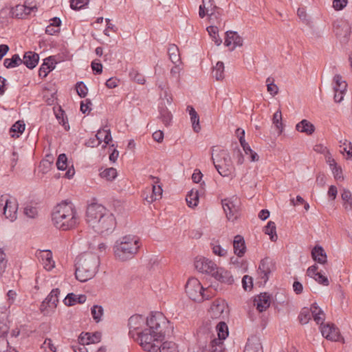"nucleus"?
<instances>
[{
  "instance_id": "1",
  "label": "nucleus",
  "mask_w": 352,
  "mask_h": 352,
  "mask_svg": "<svg viewBox=\"0 0 352 352\" xmlns=\"http://www.w3.org/2000/svg\"><path fill=\"white\" fill-rule=\"evenodd\" d=\"M52 221L59 230H69L75 228L78 218L72 202L65 200L57 204L52 212Z\"/></svg>"
},
{
  "instance_id": "2",
  "label": "nucleus",
  "mask_w": 352,
  "mask_h": 352,
  "mask_svg": "<svg viewBox=\"0 0 352 352\" xmlns=\"http://www.w3.org/2000/svg\"><path fill=\"white\" fill-rule=\"evenodd\" d=\"M100 258L94 254H85L77 258L75 263V276L80 282L92 278L98 270Z\"/></svg>"
},
{
  "instance_id": "3",
  "label": "nucleus",
  "mask_w": 352,
  "mask_h": 352,
  "mask_svg": "<svg viewBox=\"0 0 352 352\" xmlns=\"http://www.w3.org/2000/svg\"><path fill=\"white\" fill-rule=\"evenodd\" d=\"M169 321L161 312L152 313L149 318H146V324L148 330L155 333L154 336L164 340L165 335L168 331Z\"/></svg>"
},
{
  "instance_id": "4",
  "label": "nucleus",
  "mask_w": 352,
  "mask_h": 352,
  "mask_svg": "<svg viewBox=\"0 0 352 352\" xmlns=\"http://www.w3.org/2000/svg\"><path fill=\"white\" fill-rule=\"evenodd\" d=\"M116 259L126 261L132 258V236L125 235L118 239L113 247Z\"/></svg>"
},
{
  "instance_id": "5",
  "label": "nucleus",
  "mask_w": 352,
  "mask_h": 352,
  "mask_svg": "<svg viewBox=\"0 0 352 352\" xmlns=\"http://www.w3.org/2000/svg\"><path fill=\"white\" fill-rule=\"evenodd\" d=\"M212 160L218 173L223 177H229L232 175L234 168L229 153L225 150H221L215 160L212 157Z\"/></svg>"
},
{
  "instance_id": "6",
  "label": "nucleus",
  "mask_w": 352,
  "mask_h": 352,
  "mask_svg": "<svg viewBox=\"0 0 352 352\" xmlns=\"http://www.w3.org/2000/svg\"><path fill=\"white\" fill-rule=\"evenodd\" d=\"M137 342L142 348L147 352H153V350L157 349V345L164 340L162 338L154 336L155 333L145 329L144 330L137 333Z\"/></svg>"
},
{
  "instance_id": "7",
  "label": "nucleus",
  "mask_w": 352,
  "mask_h": 352,
  "mask_svg": "<svg viewBox=\"0 0 352 352\" xmlns=\"http://www.w3.org/2000/svg\"><path fill=\"white\" fill-rule=\"evenodd\" d=\"M204 292V288L197 278H190L188 279L186 284V292L191 300L201 302L204 300L209 299L210 296L208 294V290H206V293Z\"/></svg>"
},
{
  "instance_id": "8",
  "label": "nucleus",
  "mask_w": 352,
  "mask_h": 352,
  "mask_svg": "<svg viewBox=\"0 0 352 352\" xmlns=\"http://www.w3.org/2000/svg\"><path fill=\"white\" fill-rule=\"evenodd\" d=\"M116 225V219L113 214L108 211L101 218L98 219L91 227L98 234H109L115 229Z\"/></svg>"
},
{
  "instance_id": "9",
  "label": "nucleus",
  "mask_w": 352,
  "mask_h": 352,
  "mask_svg": "<svg viewBox=\"0 0 352 352\" xmlns=\"http://www.w3.org/2000/svg\"><path fill=\"white\" fill-rule=\"evenodd\" d=\"M311 317L317 324L322 323L324 320V313L316 303L312 304L310 309L307 307L302 309L298 319L301 324H305L308 323Z\"/></svg>"
},
{
  "instance_id": "10",
  "label": "nucleus",
  "mask_w": 352,
  "mask_h": 352,
  "mask_svg": "<svg viewBox=\"0 0 352 352\" xmlns=\"http://www.w3.org/2000/svg\"><path fill=\"white\" fill-rule=\"evenodd\" d=\"M222 207L229 221H234L239 216L241 202L238 197L234 196L221 201Z\"/></svg>"
},
{
  "instance_id": "11",
  "label": "nucleus",
  "mask_w": 352,
  "mask_h": 352,
  "mask_svg": "<svg viewBox=\"0 0 352 352\" xmlns=\"http://www.w3.org/2000/svg\"><path fill=\"white\" fill-rule=\"evenodd\" d=\"M109 210L101 204L92 203L89 204L87 208L86 217L87 221L90 226L101 218L103 214Z\"/></svg>"
},
{
  "instance_id": "12",
  "label": "nucleus",
  "mask_w": 352,
  "mask_h": 352,
  "mask_svg": "<svg viewBox=\"0 0 352 352\" xmlns=\"http://www.w3.org/2000/svg\"><path fill=\"white\" fill-rule=\"evenodd\" d=\"M332 85L334 91V101L337 103H340L344 99L348 85L346 82L343 80L341 75L336 74L333 78Z\"/></svg>"
},
{
  "instance_id": "13",
  "label": "nucleus",
  "mask_w": 352,
  "mask_h": 352,
  "mask_svg": "<svg viewBox=\"0 0 352 352\" xmlns=\"http://www.w3.org/2000/svg\"><path fill=\"white\" fill-rule=\"evenodd\" d=\"M59 294L60 289L58 288L53 289L41 302L40 305L41 312L45 314L48 312V309H54L57 306V303L58 302Z\"/></svg>"
},
{
  "instance_id": "14",
  "label": "nucleus",
  "mask_w": 352,
  "mask_h": 352,
  "mask_svg": "<svg viewBox=\"0 0 352 352\" xmlns=\"http://www.w3.org/2000/svg\"><path fill=\"white\" fill-rule=\"evenodd\" d=\"M3 206H1V212L5 217L14 221L17 217L18 204L16 200L6 199L3 201Z\"/></svg>"
},
{
  "instance_id": "15",
  "label": "nucleus",
  "mask_w": 352,
  "mask_h": 352,
  "mask_svg": "<svg viewBox=\"0 0 352 352\" xmlns=\"http://www.w3.org/2000/svg\"><path fill=\"white\" fill-rule=\"evenodd\" d=\"M227 305L223 300H215L210 307V314L214 319L224 318L228 316Z\"/></svg>"
},
{
  "instance_id": "16",
  "label": "nucleus",
  "mask_w": 352,
  "mask_h": 352,
  "mask_svg": "<svg viewBox=\"0 0 352 352\" xmlns=\"http://www.w3.org/2000/svg\"><path fill=\"white\" fill-rule=\"evenodd\" d=\"M320 324H321L320 331L324 338L334 342H337L339 340L340 338V331L334 324L327 323L325 324H323V322H320Z\"/></svg>"
},
{
  "instance_id": "17",
  "label": "nucleus",
  "mask_w": 352,
  "mask_h": 352,
  "mask_svg": "<svg viewBox=\"0 0 352 352\" xmlns=\"http://www.w3.org/2000/svg\"><path fill=\"white\" fill-rule=\"evenodd\" d=\"M195 267L197 271L212 276V272L217 268V265L212 261L204 257L196 258Z\"/></svg>"
},
{
  "instance_id": "18",
  "label": "nucleus",
  "mask_w": 352,
  "mask_h": 352,
  "mask_svg": "<svg viewBox=\"0 0 352 352\" xmlns=\"http://www.w3.org/2000/svg\"><path fill=\"white\" fill-rule=\"evenodd\" d=\"M274 268V265L270 259L266 258L261 261L257 273L263 283L265 284L267 283Z\"/></svg>"
},
{
  "instance_id": "19",
  "label": "nucleus",
  "mask_w": 352,
  "mask_h": 352,
  "mask_svg": "<svg viewBox=\"0 0 352 352\" xmlns=\"http://www.w3.org/2000/svg\"><path fill=\"white\" fill-rule=\"evenodd\" d=\"M102 334L100 332L96 331L94 333L82 332L78 338V343L84 346L98 343L100 341Z\"/></svg>"
},
{
  "instance_id": "20",
  "label": "nucleus",
  "mask_w": 352,
  "mask_h": 352,
  "mask_svg": "<svg viewBox=\"0 0 352 352\" xmlns=\"http://www.w3.org/2000/svg\"><path fill=\"white\" fill-rule=\"evenodd\" d=\"M254 305L259 312L265 311L270 306V296L267 293H261L254 300Z\"/></svg>"
},
{
  "instance_id": "21",
  "label": "nucleus",
  "mask_w": 352,
  "mask_h": 352,
  "mask_svg": "<svg viewBox=\"0 0 352 352\" xmlns=\"http://www.w3.org/2000/svg\"><path fill=\"white\" fill-rule=\"evenodd\" d=\"M22 64H24L29 69H34L39 61V55L32 51H28L24 53L21 58Z\"/></svg>"
},
{
  "instance_id": "22",
  "label": "nucleus",
  "mask_w": 352,
  "mask_h": 352,
  "mask_svg": "<svg viewBox=\"0 0 352 352\" xmlns=\"http://www.w3.org/2000/svg\"><path fill=\"white\" fill-rule=\"evenodd\" d=\"M225 45L228 47L232 45L231 50H234L236 47L243 45V38L237 34L236 32L227 31L226 32Z\"/></svg>"
},
{
  "instance_id": "23",
  "label": "nucleus",
  "mask_w": 352,
  "mask_h": 352,
  "mask_svg": "<svg viewBox=\"0 0 352 352\" xmlns=\"http://www.w3.org/2000/svg\"><path fill=\"white\" fill-rule=\"evenodd\" d=\"M212 276L216 280L228 285H231L234 282V278L230 272L223 268L217 267L215 270L212 272Z\"/></svg>"
},
{
  "instance_id": "24",
  "label": "nucleus",
  "mask_w": 352,
  "mask_h": 352,
  "mask_svg": "<svg viewBox=\"0 0 352 352\" xmlns=\"http://www.w3.org/2000/svg\"><path fill=\"white\" fill-rule=\"evenodd\" d=\"M244 352H263L260 338L256 336H252L248 340Z\"/></svg>"
},
{
  "instance_id": "25",
  "label": "nucleus",
  "mask_w": 352,
  "mask_h": 352,
  "mask_svg": "<svg viewBox=\"0 0 352 352\" xmlns=\"http://www.w3.org/2000/svg\"><path fill=\"white\" fill-rule=\"evenodd\" d=\"M87 300V296L84 294L76 295L74 293H69L63 300L66 306L71 307L76 304H82Z\"/></svg>"
},
{
  "instance_id": "26",
  "label": "nucleus",
  "mask_w": 352,
  "mask_h": 352,
  "mask_svg": "<svg viewBox=\"0 0 352 352\" xmlns=\"http://www.w3.org/2000/svg\"><path fill=\"white\" fill-rule=\"evenodd\" d=\"M314 125L307 120L303 119L296 125V130L298 132L305 133L307 135H312L315 131Z\"/></svg>"
},
{
  "instance_id": "27",
  "label": "nucleus",
  "mask_w": 352,
  "mask_h": 352,
  "mask_svg": "<svg viewBox=\"0 0 352 352\" xmlns=\"http://www.w3.org/2000/svg\"><path fill=\"white\" fill-rule=\"evenodd\" d=\"M313 259L320 264L327 263V254L324 249L320 245H316L311 250Z\"/></svg>"
},
{
  "instance_id": "28",
  "label": "nucleus",
  "mask_w": 352,
  "mask_h": 352,
  "mask_svg": "<svg viewBox=\"0 0 352 352\" xmlns=\"http://www.w3.org/2000/svg\"><path fill=\"white\" fill-rule=\"evenodd\" d=\"M234 252L239 257L243 256L245 252V245L243 238L241 235H236L233 241Z\"/></svg>"
},
{
  "instance_id": "29",
  "label": "nucleus",
  "mask_w": 352,
  "mask_h": 352,
  "mask_svg": "<svg viewBox=\"0 0 352 352\" xmlns=\"http://www.w3.org/2000/svg\"><path fill=\"white\" fill-rule=\"evenodd\" d=\"M96 137L99 140L100 143L102 142H104V144L102 146V148H106L107 146L112 142V137L109 129H99L96 134Z\"/></svg>"
},
{
  "instance_id": "30",
  "label": "nucleus",
  "mask_w": 352,
  "mask_h": 352,
  "mask_svg": "<svg viewBox=\"0 0 352 352\" xmlns=\"http://www.w3.org/2000/svg\"><path fill=\"white\" fill-rule=\"evenodd\" d=\"M25 124L23 120H18L12 125L9 133L12 138H19L25 131Z\"/></svg>"
},
{
  "instance_id": "31",
  "label": "nucleus",
  "mask_w": 352,
  "mask_h": 352,
  "mask_svg": "<svg viewBox=\"0 0 352 352\" xmlns=\"http://www.w3.org/2000/svg\"><path fill=\"white\" fill-rule=\"evenodd\" d=\"M187 110L190 117L192 129L195 132L198 133L201 129L199 115L197 114L195 109L191 106H188Z\"/></svg>"
},
{
  "instance_id": "32",
  "label": "nucleus",
  "mask_w": 352,
  "mask_h": 352,
  "mask_svg": "<svg viewBox=\"0 0 352 352\" xmlns=\"http://www.w3.org/2000/svg\"><path fill=\"white\" fill-rule=\"evenodd\" d=\"M168 54L170 61L173 64L181 63L180 54L178 47L175 44H170L168 48Z\"/></svg>"
},
{
  "instance_id": "33",
  "label": "nucleus",
  "mask_w": 352,
  "mask_h": 352,
  "mask_svg": "<svg viewBox=\"0 0 352 352\" xmlns=\"http://www.w3.org/2000/svg\"><path fill=\"white\" fill-rule=\"evenodd\" d=\"M162 188L160 185H152V195L148 197H144V199L148 202V203H152L162 197Z\"/></svg>"
},
{
  "instance_id": "34",
  "label": "nucleus",
  "mask_w": 352,
  "mask_h": 352,
  "mask_svg": "<svg viewBox=\"0 0 352 352\" xmlns=\"http://www.w3.org/2000/svg\"><path fill=\"white\" fill-rule=\"evenodd\" d=\"M21 64V58L18 54H14L11 56V58H5L3 60V65L7 69L14 68Z\"/></svg>"
},
{
  "instance_id": "35",
  "label": "nucleus",
  "mask_w": 352,
  "mask_h": 352,
  "mask_svg": "<svg viewBox=\"0 0 352 352\" xmlns=\"http://www.w3.org/2000/svg\"><path fill=\"white\" fill-rule=\"evenodd\" d=\"M216 329L217 331L218 340L223 341L228 336V327L225 322H219L217 324Z\"/></svg>"
},
{
  "instance_id": "36",
  "label": "nucleus",
  "mask_w": 352,
  "mask_h": 352,
  "mask_svg": "<svg viewBox=\"0 0 352 352\" xmlns=\"http://www.w3.org/2000/svg\"><path fill=\"white\" fill-rule=\"evenodd\" d=\"M43 254L41 255L43 261H45L44 263L45 268L47 270H52L54 267V261L52 259V252L50 250L43 251Z\"/></svg>"
},
{
  "instance_id": "37",
  "label": "nucleus",
  "mask_w": 352,
  "mask_h": 352,
  "mask_svg": "<svg viewBox=\"0 0 352 352\" xmlns=\"http://www.w3.org/2000/svg\"><path fill=\"white\" fill-rule=\"evenodd\" d=\"M224 349L223 341L214 338L211 340L207 351L208 352H223Z\"/></svg>"
},
{
  "instance_id": "38",
  "label": "nucleus",
  "mask_w": 352,
  "mask_h": 352,
  "mask_svg": "<svg viewBox=\"0 0 352 352\" xmlns=\"http://www.w3.org/2000/svg\"><path fill=\"white\" fill-rule=\"evenodd\" d=\"M187 204L190 208H194L197 206L199 202V193L198 190H191L187 195L186 198Z\"/></svg>"
},
{
  "instance_id": "39",
  "label": "nucleus",
  "mask_w": 352,
  "mask_h": 352,
  "mask_svg": "<svg viewBox=\"0 0 352 352\" xmlns=\"http://www.w3.org/2000/svg\"><path fill=\"white\" fill-rule=\"evenodd\" d=\"M159 118L162 121L165 126H169L172 120V115L166 107H160Z\"/></svg>"
},
{
  "instance_id": "40",
  "label": "nucleus",
  "mask_w": 352,
  "mask_h": 352,
  "mask_svg": "<svg viewBox=\"0 0 352 352\" xmlns=\"http://www.w3.org/2000/svg\"><path fill=\"white\" fill-rule=\"evenodd\" d=\"M264 232L266 234L270 236L272 241H276L278 239L276 232V224L274 222L270 221L267 223V226L264 228Z\"/></svg>"
},
{
  "instance_id": "41",
  "label": "nucleus",
  "mask_w": 352,
  "mask_h": 352,
  "mask_svg": "<svg viewBox=\"0 0 352 352\" xmlns=\"http://www.w3.org/2000/svg\"><path fill=\"white\" fill-rule=\"evenodd\" d=\"M51 60H54L53 56H50L43 60V63H42V65H41V67L38 69V76L41 78H42V79L45 78L48 75L49 66L47 65H48V62L51 61Z\"/></svg>"
},
{
  "instance_id": "42",
  "label": "nucleus",
  "mask_w": 352,
  "mask_h": 352,
  "mask_svg": "<svg viewBox=\"0 0 352 352\" xmlns=\"http://www.w3.org/2000/svg\"><path fill=\"white\" fill-rule=\"evenodd\" d=\"M153 352H177L175 344L171 342H164L157 345V349Z\"/></svg>"
},
{
  "instance_id": "43",
  "label": "nucleus",
  "mask_w": 352,
  "mask_h": 352,
  "mask_svg": "<svg viewBox=\"0 0 352 352\" xmlns=\"http://www.w3.org/2000/svg\"><path fill=\"white\" fill-rule=\"evenodd\" d=\"M91 314L96 322H99L102 320L104 314V309L101 305H94L91 308Z\"/></svg>"
},
{
  "instance_id": "44",
  "label": "nucleus",
  "mask_w": 352,
  "mask_h": 352,
  "mask_svg": "<svg viewBox=\"0 0 352 352\" xmlns=\"http://www.w3.org/2000/svg\"><path fill=\"white\" fill-rule=\"evenodd\" d=\"M342 199L344 201V206L346 210H352V194L347 190L344 189L341 194Z\"/></svg>"
},
{
  "instance_id": "45",
  "label": "nucleus",
  "mask_w": 352,
  "mask_h": 352,
  "mask_svg": "<svg viewBox=\"0 0 352 352\" xmlns=\"http://www.w3.org/2000/svg\"><path fill=\"white\" fill-rule=\"evenodd\" d=\"M25 9L26 5H21L19 4L16 6L14 8H12L11 10V14L13 17L17 19H24L25 18Z\"/></svg>"
},
{
  "instance_id": "46",
  "label": "nucleus",
  "mask_w": 352,
  "mask_h": 352,
  "mask_svg": "<svg viewBox=\"0 0 352 352\" xmlns=\"http://www.w3.org/2000/svg\"><path fill=\"white\" fill-rule=\"evenodd\" d=\"M213 76L217 80H222L224 78V65L223 63L219 61L213 68Z\"/></svg>"
},
{
  "instance_id": "47",
  "label": "nucleus",
  "mask_w": 352,
  "mask_h": 352,
  "mask_svg": "<svg viewBox=\"0 0 352 352\" xmlns=\"http://www.w3.org/2000/svg\"><path fill=\"white\" fill-rule=\"evenodd\" d=\"M100 176L107 181H113L117 177V170L113 167L107 168L100 173Z\"/></svg>"
},
{
  "instance_id": "48",
  "label": "nucleus",
  "mask_w": 352,
  "mask_h": 352,
  "mask_svg": "<svg viewBox=\"0 0 352 352\" xmlns=\"http://www.w3.org/2000/svg\"><path fill=\"white\" fill-rule=\"evenodd\" d=\"M207 31L215 44L218 46L220 45L222 43V40L219 36L217 27L213 25L209 26L207 28Z\"/></svg>"
},
{
  "instance_id": "49",
  "label": "nucleus",
  "mask_w": 352,
  "mask_h": 352,
  "mask_svg": "<svg viewBox=\"0 0 352 352\" xmlns=\"http://www.w3.org/2000/svg\"><path fill=\"white\" fill-rule=\"evenodd\" d=\"M272 121L276 128L278 130V133H281L283 130V125L282 123V113L280 110H278L274 113Z\"/></svg>"
},
{
  "instance_id": "50",
  "label": "nucleus",
  "mask_w": 352,
  "mask_h": 352,
  "mask_svg": "<svg viewBox=\"0 0 352 352\" xmlns=\"http://www.w3.org/2000/svg\"><path fill=\"white\" fill-rule=\"evenodd\" d=\"M9 331V327L5 322H0V343L9 346L8 341L6 339Z\"/></svg>"
},
{
  "instance_id": "51",
  "label": "nucleus",
  "mask_w": 352,
  "mask_h": 352,
  "mask_svg": "<svg viewBox=\"0 0 352 352\" xmlns=\"http://www.w3.org/2000/svg\"><path fill=\"white\" fill-rule=\"evenodd\" d=\"M75 90L80 98H84L87 96L88 93V88L82 81L76 82L75 85Z\"/></svg>"
},
{
  "instance_id": "52",
  "label": "nucleus",
  "mask_w": 352,
  "mask_h": 352,
  "mask_svg": "<svg viewBox=\"0 0 352 352\" xmlns=\"http://www.w3.org/2000/svg\"><path fill=\"white\" fill-rule=\"evenodd\" d=\"M68 159L65 153H61L58 155L56 160V166L59 170H65L67 168Z\"/></svg>"
},
{
  "instance_id": "53",
  "label": "nucleus",
  "mask_w": 352,
  "mask_h": 352,
  "mask_svg": "<svg viewBox=\"0 0 352 352\" xmlns=\"http://www.w3.org/2000/svg\"><path fill=\"white\" fill-rule=\"evenodd\" d=\"M274 78L268 77L266 80L267 89V91L272 96H274L278 92V87L274 82Z\"/></svg>"
},
{
  "instance_id": "54",
  "label": "nucleus",
  "mask_w": 352,
  "mask_h": 352,
  "mask_svg": "<svg viewBox=\"0 0 352 352\" xmlns=\"http://www.w3.org/2000/svg\"><path fill=\"white\" fill-rule=\"evenodd\" d=\"M89 3V0H70V7L72 10H79L82 9Z\"/></svg>"
},
{
  "instance_id": "55",
  "label": "nucleus",
  "mask_w": 352,
  "mask_h": 352,
  "mask_svg": "<svg viewBox=\"0 0 352 352\" xmlns=\"http://www.w3.org/2000/svg\"><path fill=\"white\" fill-rule=\"evenodd\" d=\"M146 322V319L142 315H134L133 314V323L135 326L133 327L134 330L140 329L142 324H144Z\"/></svg>"
},
{
  "instance_id": "56",
  "label": "nucleus",
  "mask_w": 352,
  "mask_h": 352,
  "mask_svg": "<svg viewBox=\"0 0 352 352\" xmlns=\"http://www.w3.org/2000/svg\"><path fill=\"white\" fill-rule=\"evenodd\" d=\"M233 157L236 160L238 165H241L244 162V157L242 154L241 151L236 146L233 149Z\"/></svg>"
},
{
  "instance_id": "57",
  "label": "nucleus",
  "mask_w": 352,
  "mask_h": 352,
  "mask_svg": "<svg viewBox=\"0 0 352 352\" xmlns=\"http://www.w3.org/2000/svg\"><path fill=\"white\" fill-rule=\"evenodd\" d=\"M91 67L95 75H99L102 72V65L100 60H93L91 63Z\"/></svg>"
},
{
  "instance_id": "58",
  "label": "nucleus",
  "mask_w": 352,
  "mask_h": 352,
  "mask_svg": "<svg viewBox=\"0 0 352 352\" xmlns=\"http://www.w3.org/2000/svg\"><path fill=\"white\" fill-rule=\"evenodd\" d=\"M92 103L90 99H86L85 101L80 102V111L82 113H89L91 111Z\"/></svg>"
},
{
  "instance_id": "59",
  "label": "nucleus",
  "mask_w": 352,
  "mask_h": 352,
  "mask_svg": "<svg viewBox=\"0 0 352 352\" xmlns=\"http://www.w3.org/2000/svg\"><path fill=\"white\" fill-rule=\"evenodd\" d=\"M7 265V260L4 252L0 248V278L5 272Z\"/></svg>"
},
{
  "instance_id": "60",
  "label": "nucleus",
  "mask_w": 352,
  "mask_h": 352,
  "mask_svg": "<svg viewBox=\"0 0 352 352\" xmlns=\"http://www.w3.org/2000/svg\"><path fill=\"white\" fill-rule=\"evenodd\" d=\"M242 284L243 289L247 290H250L252 288V278L248 275H245L242 279Z\"/></svg>"
},
{
  "instance_id": "61",
  "label": "nucleus",
  "mask_w": 352,
  "mask_h": 352,
  "mask_svg": "<svg viewBox=\"0 0 352 352\" xmlns=\"http://www.w3.org/2000/svg\"><path fill=\"white\" fill-rule=\"evenodd\" d=\"M109 152H110L109 154V160L110 162L115 163L116 161L118 159L119 152L114 147V144H112L109 146Z\"/></svg>"
},
{
  "instance_id": "62",
  "label": "nucleus",
  "mask_w": 352,
  "mask_h": 352,
  "mask_svg": "<svg viewBox=\"0 0 352 352\" xmlns=\"http://www.w3.org/2000/svg\"><path fill=\"white\" fill-rule=\"evenodd\" d=\"M317 283L321 284L324 286H327L329 284V281L328 278L325 276H323L320 272L316 275V277H312Z\"/></svg>"
},
{
  "instance_id": "63",
  "label": "nucleus",
  "mask_w": 352,
  "mask_h": 352,
  "mask_svg": "<svg viewBox=\"0 0 352 352\" xmlns=\"http://www.w3.org/2000/svg\"><path fill=\"white\" fill-rule=\"evenodd\" d=\"M348 0H333V7L336 10H341L347 4Z\"/></svg>"
},
{
  "instance_id": "64",
  "label": "nucleus",
  "mask_w": 352,
  "mask_h": 352,
  "mask_svg": "<svg viewBox=\"0 0 352 352\" xmlns=\"http://www.w3.org/2000/svg\"><path fill=\"white\" fill-rule=\"evenodd\" d=\"M45 350L49 349V352H56V347L54 346L52 343V340L50 338H46L42 345Z\"/></svg>"
}]
</instances>
